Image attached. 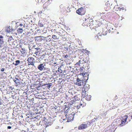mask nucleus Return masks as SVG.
<instances>
[{
    "instance_id": "a18cd8bd",
    "label": "nucleus",
    "mask_w": 132,
    "mask_h": 132,
    "mask_svg": "<svg viewBox=\"0 0 132 132\" xmlns=\"http://www.w3.org/2000/svg\"><path fill=\"white\" fill-rule=\"evenodd\" d=\"M11 88V87H9V88H10V89Z\"/></svg>"
},
{
    "instance_id": "ea45409f",
    "label": "nucleus",
    "mask_w": 132,
    "mask_h": 132,
    "mask_svg": "<svg viewBox=\"0 0 132 132\" xmlns=\"http://www.w3.org/2000/svg\"><path fill=\"white\" fill-rule=\"evenodd\" d=\"M42 13V11H40L39 12V13H40V14H41Z\"/></svg>"
},
{
    "instance_id": "6e6552de",
    "label": "nucleus",
    "mask_w": 132,
    "mask_h": 132,
    "mask_svg": "<svg viewBox=\"0 0 132 132\" xmlns=\"http://www.w3.org/2000/svg\"><path fill=\"white\" fill-rule=\"evenodd\" d=\"M21 54V55L23 56H26L27 53V51L26 50H25L24 48H21V49L20 50Z\"/></svg>"
},
{
    "instance_id": "2f4dec72",
    "label": "nucleus",
    "mask_w": 132,
    "mask_h": 132,
    "mask_svg": "<svg viewBox=\"0 0 132 132\" xmlns=\"http://www.w3.org/2000/svg\"><path fill=\"white\" fill-rule=\"evenodd\" d=\"M45 56V55H44V54L42 55L41 57H40V58L42 59V58H44V57Z\"/></svg>"
},
{
    "instance_id": "7ed1b4c3",
    "label": "nucleus",
    "mask_w": 132,
    "mask_h": 132,
    "mask_svg": "<svg viewBox=\"0 0 132 132\" xmlns=\"http://www.w3.org/2000/svg\"><path fill=\"white\" fill-rule=\"evenodd\" d=\"M108 30V31H105L104 30H103L102 34L104 35H106L107 33H108V32H109V33H112L114 31L113 29L111 26L110 27H109Z\"/></svg>"
},
{
    "instance_id": "8fccbe9b",
    "label": "nucleus",
    "mask_w": 132,
    "mask_h": 132,
    "mask_svg": "<svg viewBox=\"0 0 132 132\" xmlns=\"http://www.w3.org/2000/svg\"><path fill=\"white\" fill-rule=\"evenodd\" d=\"M7 129H8V126L7 127Z\"/></svg>"
},
{
    "instance_id": "7c9ffc66",
    "label": "nucleus",
    "mask_w": 132,
    "mask_h": 132,
    "mask_svg": "<svg viewBox=\"0 0 132 132\" xmlns=\"http://www.w3.org/2000/svg\"><path fill=\"white\" fill-rule=\"evenodd\" d=\"M81 61L80 60H79L78 62H77L76 64L77 65H80V63Z\"/></svg>"
},
{
    "instance_id": "a211bd4d",
    "label": "nucleus",
    "mask_w": 132,
    "mask_h": 132,
    "mask_svg": "<svg viewBox=\"0 0 132 132\" xmlns=\"http://www.w3.org/2000/svg\"><path fill=\"white\" fill-rule=\"evenodd\" d=\"M80 96L79 95H76L75 96H74V99L76 101H79L80 99Z\"/></svg>"
},
{
    "instance_id": "a19ab883",
    "label": "nucleus",
    "mask_w": 132,
    "mask_h": 132,
    "mask_svg": "<svg viewBox=\"0 0 132 132\" xmlns=\"http://www.w3.org/2000/svg\"><path fill=\"white\" fill-rule=\"evenodd\" d=\"M6 31L8 32V31L7 30V29H6Z\"/></svg>"
},
{
    "instance_id": "f03ea898",
    "label": "nucleus",
    "mask_w": 132,
    "mask_h": 132,
    "mask_svg": "<svg viewBox=\"0 0 132 132\" xmlns=\"http://www.w3.org/2000/svg\"><path fill=\"white\" fill-rule=\"evenodd\" d=\"M76 12L78 14L82 15L84 14L85 13L86 10L83 7H81L77 10Z\"/></svg>"
},
{
    "instance_id": "9b49d317",
    "label": "nucleus",
    "mask_w": 132,
    "mask_h": 132,
    "mask_svg": "<svg viewBox=\"0 0 132 132\" xmlns=\"http://www.w3.org/2000/svg\"><path fill=\"white\" fill-rule=\"evenodd\" d=\"M67 115H66L65 116L66 118H67V119L68 120L67 122H69L70 121H71L74 118L73 114H69L67 116Z\"/></svg>"
},
{
    "instance_id": "dca6fc26",
    "label": "nucleus",
    "mask_w": 132,
    "mask_h": 132,
    "mask_svg": "<svg viewBox=\"0 0 132 132\" xmlns=\"http://www.w3.org/2000/svg\"><path fill=\"white\" fill-rule=\"evenodd\" d=\"M45 68L43 64H40L38 66V68L40 71H42Z\"/></svg>"
},
{
    "instance_id": "c03bdc74",
    "label": "nucleus",
    "mask_w": 132,
    "mask_h": 132,
    "mask_svg": "<svg viewBox=\"0 0 132 132\" xmlns=\"http://www.w3.org/2000/svg\"><path fill=\"white\" fill-rule=\"evenodd\" d=\"M9 98H10V100H11V99H12V98L10 97Z\"/></svg>"
},
{
    "instance_id": "f257e3e1",
    "label": "nucleus",
    "mask_w": 132,
    "mask_h": 132,
    "mask_svg": "<svg viewBox=\"0 0 132 132\" xmlns=\"http://www.w3.org/2000/svg\"><path fill=\"white\" fill-rule=\"evenodd\" d=\"M93 120L87 122V123L84 122L81 124L78 127V129L79 130H83L87 128L93 122Z\"/></svg>"
},
{
    "instance_id": "f8f14e48",
    "label": "nucleus",
    "mask_w": 132,
    "mask_h": 132,
    "mask_svg": "<svg viewBox=\"0 0 132 132\" xmlns=\"http://www.w3.org/2000/svg\"><path fill=\"white\" fill-rule=\"evenodd\" d=\"M86 91L85 90V86L82 87V96L83 98H84L86 96Z\"/></svg>"
},
{
    "instance_id": "09e8293b",
    "label": "nucleus",
    "mask_w": 132,
    "mask_h": 132,
    "mask_svg": "<svg viewBox=\"0 0 132 132\" xmlns=\"http://www.w3.org/2000/svg\"><path fill=\"white\" fill-rule=\"evenodd\" d=\"M61 69H60V71H61Z\"/></svg>"
},
{
    "instance_id": "e433bc0d",
    "label": "nucleus",
    "mask_w": 132,
    "mask_h": 132,
    "mask_svg": "<svg viewBox=\"0 0 132 132\" xmlns=\"http://www.w3.org/2000/svg\"><path fill=\"white\" fill-rule=\"evenodd\" d=\"M4 69L3 68H2L1 69V71H4Z\"/></svg>"
},
{
    "instance_id": "de8ad7c7",
    "label": "nucleus",
    "mask_w": 132,
    "mask_h": 132,
    "mask_svg": "<svg viewBox=\"0 0 132 132\" xmlns=\"http://www.w3.org/2000/svg\"><path fill=\"white\" fill-rule=\"evenodd\" d=\"M60 36H62V35H60Z\"/></svg>"
},
{
    "instance_id": "603ef678",
    "label": "nucleus",
    "mask_w": 132,
    "mask_h": 132,
    "mask_svg": "<svg viewBox=\"0 0 132 132\" xmlns=\"http://www.w3.org/2000/svg\"><path fill=\"white\" fill-rule=\"evenodd\" d=\"M36 38H37V37H36Z\"/></svg>"
},
{
    "instance_id": "4c0bfd02",
    "label": "nucleus",
    "mask_w": 132,
    "mask_h": 132,
    "mask_svg": "<svg viewBox=\"0 0 132 132\" xmlns=\"http://www.w3.org/2000/svg\"><path fill=\"white\" fill-rule=\"evenodd\" d=\"M23 24H22V23L20 24V25H19V26L21 27L22 26H23Z\"/></svg>"
},
{
    "instance_id": "c9c22d12",
    "label": "nucleus",
    "mask_w": 132,
    "mask_h": 132,
    "mask_svg": "<svg viewBox=\"0 0 132 132\" xmlns=\"http://www.w3.org/2000/svg\"><path fill=\"white\" fill-rule=\"evenodd\" d=\"M58 71L60 72L61 73H62V70H61V71H59V68H58Z\"/></svg>"
},
{
    "instance_id": "aec40b11",
    "label": "nucleus",
    "mask_w": 132,
    "mask_h": 132,
    "mask_svg": "<svg viewBox=\"0 0 132 132\" xmlns=\"http://www.w3.org/2000/svg\"><path fill=\"white\" fill-rule=\"evenodd\" d=\"M119 7L118 5H115L114 7V9L116 11H120Z\"/></svg>"
},
{
    "instance_id": "cd10ccee",
    "label": "nucleus",
    "mask_w": 132,
    "mask_h": 132,
    "mask_svg": "<svg viewBox=\"0 0 132 132\" xmlns=\"http://www.w3.org/2000/svg\"><path fill=\"white\" fill-rule=\"evenodd\" d=\"M4 42L2 40H0V47H2L3 44Z\"/></svg>"
},
{
    "instance_id": "473e14b6",
    "label": "nucleus",
    "mask_w": 132,
    "mask_h": 132,
    "mask_svg": "<svg viewBox=\"0 0 132 132\" xmlns=\"http://www.w3.org/2000/svg\"><path fill=\"white\" fill-rule=\"evenodd\" d=\"M83 60L85 62H87L88 61V60H85V59L84 58L83 59Z\"/></svg>"
},
{
    "instance_id": "0eeeda50",
    "label": "nucleus",
    "mask_w": 132,
    "mask_h": 132,
    "mask_svg": "<svg viewBox=\"0 0 132 132\" xmlns=\"http://www.w3.org/2000/svg\"><path fill=\"white\" fill-rule=\"evenodd\" d=\"M42 125L44 126V128H46L47 127L51 125V123H50L49 121H46L45 120H43L42 121Z\"/></svg>"
},
{
    "instance_id": "6ab92c4d",
    "label": "nucleus",
    "mask_w": 132,
    "mask_h": 132,
    "mask_svg": "<svg viewBox=\"0 0 132 132\" xmlns=\"http://www.w3.org/2000/svg\"><path fill=\"white\" fill-rule=\"evenodd\" d=\"M91 95H87L84 98H85V99L89 101L91 100Z\"/></svg>"
},
{
    "instance_id": "f3484780",
    "label": "nucleus",
    "mask_w": 132,
    "mask_h": 132,
    "mask_svg": "<svg viewBox=\"0 0 132 132\" xmlns=\"http://www.w3.org/2000/svg\"><path fill=\"white\" fill-rule=\"evenodd\" d=\"M87 19H86V18H83L82 17L81 18V20H83V21L85 20V21L82 24V25L84 26H85L86 25V24L87 23L86 21H87Z\"/></svg>"
},
{
    "instance_id": "bb28decb",
    "label": "nucleus",
    "mask_w": 132,
    "mask_h": 132,
    "mask_svg": "<svg viewBox=\"0 0 132 132\" xmlns=\"http://www.w3.org/2000/svg\"><path fill=\"white\" fill-rule=\"evenodd\" d=\"M119 9L120 10V11H121V10H123L125 11L126 10V9L125 7H123L122 6L119 7Z\"/></svg>"
},
{
    "instance_id": "393cba45",
    "label": "nucleus",
    "mask_w": 132,
    "mask_h": 132,
    "mask_svg": "<svg viewBox=\"0 0 132 132\" xmlns=\"http://www.w3.org/2000/svg\"><path fill=\"white\" fill-rule=\"evenodd\" d=\"M20 63V61L19 60H16L15 61V63H13V64L15 65H18Z\"/></svg>"
},
{
    "instance_id": "79ce46f5",
    "label": "nucleus",
    "mask_w": 132,
    "mask_h": 132,
    "mask_svg": "<svg viewBox=\"0 0 132 132\" xmlns=\"http://www.w3.org/2000/svg\"><path fill=\"white\" fill-rule=\"evenodd\" d=\"M49 84V86H51V85H51V84H48H48Z\"/></svg>"
},
{
    "instance_id": "4468645a",
    "label": "nucleus",
    "mask_w": 132,
    "mask_h": 132,
    "mask_svg": "<svg viewBox=\"0 0 132 132\" xmlns=\"http://www.w3.org/2000/svg\"><path fill=\"white\" fill-rule=\"evenodd\" d=\"M51 31L52 32V35H56L57 34H58L59 35V32H57V30L56 29H52L51 30Z\"/></svg>"
},
{
    "instance_id": "3c124183",
    "label": "nucleus",
    "mask_w": 132,
    "mask_h": 132,
    "mask_svg": "<svg viewBox=\"0 0 132 132\" xmlns=\"http://www.w3.org/2000/svg\"><path fill=\"white\" fill-rule=\"evenodd\" d=\"M131 118H132V116H131Z\"/></svg>"
},
{
    "instance_id": "72a5a7b5",
    "label": "nucleus",
    "mask_w": 132,
    "mask_h": 132,
    "mask_svg": "<svg viewBox=\"0 0 132 132\" xmlns=\"http://www.w3.org/2000/svg\"><path fill=\"white\" fill-rule=\"evenodd\" d=\"M63 56L65 58H67L68 57V55H63Z\"/></svg>"
},
{
    "instance_id": "ddd939ff",
    "label": "nucleus",
    "mask_w": 132,
    "mask_h": 132,
    "mask_svg": "<svg viewBox=\"0 0 132 132\" xmlns=\"http://www.w3.org/2000/svg\"><path fill=\"white\" fill-rule=\"evenodd\" d=\"M60 11L62 13H63L64 12H65V11L66 10L65 7L62 4L60 5Z\"/></svg>"
},
{
    "instance_id": "9d476101",
    "label": "nucleus",
    "mask_w": 132,
    "mask_h": 132,
    "mask_svg": "<svg viewBox=\"0 0 132 132\" xmlns=\"http://www.w3.org/2000/svg\"><path fill=\"white\" fill-rule=\"evenodd\" d=\"M76 81L77 82L76 83V85L79 86H81L83 82V81L80 80L78 78H77Z\"/></svg>"
},
{
    "instance_id": "58836bf2",
    "label": "nucleus",
    "mask_w": 132,
    "mask_h": 132,
    "mask_svg": "<svg viewBox=\"0 0 132 132\" xmlns=\"http://www.w3.org/2000/svg\"><path fill=\"white\" fill-rule=\"evenodd\" d=\"M11 128V127L9 126V129H10Z\"/></svg>"
},
{
    "instance_id": "5701e85b",
    "label": "nucleus",
    "mask_w": 132,
    "mask_h": 132,
    "mask_svg": "<svg viewBox=\"0 0 132 132\" xmlns=\"http://www.w3.org/2000/svg\"><path fill=\"white\" fill-rule=\"evenodd\" d=\"M36 49H37V50L36 51V52L35 53L36 54H39L40 52V50L39 51H38V50L40 49L38 48H37Z\"/></svg>"
},
{
    "instance_id": "c85d7f7f",
    "label": "nucleus",
    "mask_w": 132,
    "mask_h": 132,
    "mask_svg": "<svg viewBox=\"0 0 132 132\" xmlns=\"http://www.w3.org/2000/svg\"><path fill=\"white\" fill-rule=\"evenodd\" d=\"M38 25L39 26L42 27L44 25L42 22H40L39 21L38 23Z\"/></svg>"
},
{
    "instance_id": "4be33fe9",
    "label": "nucleus",
    "mask_w": 132,
    "mask_h": 132,
    "mask_svg": "<svg viewBox=\"0 0 132 132\" xmlns=\"http://www.w3.org/2000/svg\"><path fill=\"white\" fill-rule=\"evenodd\" d=\"M111 7L110 6H106L104 7L105 10L106 11H108L111 9Z\"/></svg>"
},
{
    "instance_id": "1a4fd4ad",
    "label": "nucleus",
    "mask_w": 132,
    "mask_h": 132,
    "mask_svg": "<svg viewBox=\"0 0 132 132\" xmlns=\"http://www.w3.org/2000/svg\"><path fill=\"white\" fill-rule=\"evenodd\" d=\"M50 3L49 1L46 2L43 5L44 9L45 10H47L48 9L49 7Z\"/></svg>"
},
{
    "instance_id": "37998d69",
    "label": "nucleus",
    "mask_w": 132,
    "mask_h": 132,
    "mask_svg": "<svg viewBox=\"0 0 132 132\" xmlns=\"http://www.w3.org/2000/svg\"><path fill=\"white\" fill-rule=\"evenodd\" d=\"M114 1H115V2H116V3H117V1L116 0H115Z\"/></svg>"
},
{
    "instance_id": "c756f323",
    "label": "nucleus",
    "mask_w": 132,
    "mask_h": 132,
    "mask_svg": "<svg viewBox=\"0 0 132 132\" xmlns=\"http://www.w3.org/2000/svg\"><path fill=\"white\" fill-rule=\"evenodd\" d=\"M85 69V68H84L83 67H81L80 68V71H82L84 69Z\"/></svg>"
},
{
    "instance_id": "f704fd0d",
    "label": "nucleus",
    "mask_w": 132,
    "mask_h": 132,
    "mask_svg": "<svg viewBox=\"0 0 132 132\" xmlns=\"http://www.w3.org/2000/svg\"><path fill=\"white\" fill-rule=\"evenodd\" d=\"M82 87H81V88L80 87L79 88H78L77 89H78V90H81L82 89Z\"/></svg>"
},
{
    "instance_id": "20e7f679",
    "label": "nucleus",
    "mask_w": 132,
    "mask_h": 132,
    "mask_svg": "<svg viewBox=\"0 0 132 132\" xmlns=\"http://www.w3.org/2000/svg\"><path fill=\"white\" fill-rule=\"evenodd\" d=\"M80 102L79 104L76 106L77 108L78 109L81 108H83L86 105V103L82 100H80Z\"/></svg>"
},
{
    "instance_id": "49530a36",
    "label": "nucleus",
    "mask_w": 132,
    "mask_h": 132,
    "mask_svg": "<svg viewBox=\"0 0 132 132\" xmlns=\"http://www.w3.org/2000/svg\"><path fill=\"white\" fill-rule=\"evenodd\" d=\"M21 117H23V116H21Z\"/></svg>"
},
{
    "instance_id": "a878e982",
    "label": "nucleus",
    "mask_w": 132,
    "mask_h": 132,
    "mask_svg": "<svg viewBox=\"0 0 132 132\" xmlns=\"http://www.w3.org/2000/svg\"><path fill=\"white\" fill-rule=\"evenodd\" d=\"M52 38L53 39H54V40L57 39H58V38L55 35H52Z\"/></svg>"
},
{
    "instance_id": "412c9836",
    "label": "nucleus",
    "mask_w": 132,
    "mask_h": 132,
    "mask_svg": "<svg viewBox=\"0 0 132 132\" xmlns=\"http://www.w3.org/2000/svg\"><path fill=\"white\" fill-rule=\"evenodd\" d=\"M86 25H87V26H89L90 28H91L93 25V22H91L88 24L86 23Z\"/></svg>"
},
{
    "instance_id": "423d86ee",
    "label": "nucleus",
    "mask_w": 132,
    "mask_h": 132,
    "mask_svg": "<svg viewBox=\"0 0 132 132\" xmlns=\"http://www.w3.org/2000/svg\"><path fill=\"white\" fill-rule=\"evenodd\" d=\"M34 59L33 57H29L27 59L28 65H34V63L35 62L34 61Z\"/></svg>"
},
{
    "instance_id": "2eb2a0df",
    "label": "nucleus",
    "mask_w": 132,
    "mask_h": 132,
    "mask_svg": "<svg viewBox=\"0 0 132 132\" xmlns=\"http://www.w3.org/2000/svg\"><path fill=\"white\" fill-rule=\"evenodd\" d=\"M13 80L15 82V83L16 84V86H17L20 85V80L18 79L17 78H15L14 80L13 79Z\"/></svg>"
},
{
    "instance_id": "39448f33",
    "label": "nucleus",
    "mask_w": 132,
    "mask_h": 132,
    "mask_svg": "<svg viewBox=\"0 0 132 132\" xmlns=\"http://www.w3.org/2000/svg\"><path fill=\"white\" fill-rule=\"evenodd\" d=\"M128 117L126 115H125L122 117V120L119 121L120 122L121 121V123L120 124V126H123L125 124V123Z\"/></svg>"
},
{
    "instance_id": "b1692460",
    "label": "nucleus",
    "mask_w": 132,
    "mask_h": 132,
    "mask_svg": "<svg viewBox=\"0 0 132 132\" xmlns=\"http://www.w3.org/2000/svg\"><path fill=\"white\" fill-rule=\"evenodd\" d=\"M17 31L19 33H21L23 32V30L22 29L19 28L17 30Z\"/></svg>"
}]
</instances>
